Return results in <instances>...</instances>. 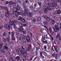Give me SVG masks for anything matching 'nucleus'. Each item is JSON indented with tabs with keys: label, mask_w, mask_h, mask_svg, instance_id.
<instances>
[{
	"label": "nucleus",
	"mask_w": 61,
	"mask_h": 61,
	"mask_svg": "<svg viewBox=\"0 0 61 61\" xmlns=\"http://www.w3.org/2000/svg\"><path fill=\"white\" fill-rule=\"evenodd\" d=\"M12 4L13 5H14V6L16 5V4L15 2H13Z\"/></svg>",
	"instance_id": "473e14b6"
},
{
	"label": "nucleus",
	"mask_w": 61,
	"mask_h": 61,
	"mask_svg": "<svg viewBox=\"0 0 61 61\" xmlns=\"http://www.w3.org/2000/svg\"><path fill=\"white\" fill-rule=\"evenodd\" d=\"M22 40V42L24 43H26V40L25 37H23Z\"/></svg>",
	"instance_id": "9d476101"
},
{
	"label": "nucleus",
	"mask_w": 61,
	"mask_h": 61,
	"mask_svg": "<svg viewBox=\"0 0 61 61\" xmlns=\"http://www.w3.org/2000/svg\"><path fill=\"white\" fill-rule=\"evenodd\" d=\"M46 47L45 46H44V49H46Z\"/></svg>",
	"instance_id": "5fc2aeb1"
},
{
	"label": "nucleus",
	"mask_w": 61,
	"mask_h": 61,
	"mask_svg": "<svg viewBox=\"0 0 61 61\" xmlns=\"http://www.w3.org/2000/svg\"><path fill=\"white\" fill-rule=\"evenodd\" d=\"M43 24L44 25H46L47 24H48V22H47L46 21H44L43 22Z\"/></svg>",
	"instance_id": "393cba45"
},
{
	"label": "nucleus",
	"mask_w": 61,
	"mask_h": 61,
	"mask_svg": "<svg viewBox=\"0 0 61 61\" xmlns=\"http://www.w3.org/2000/svg\"><path fill=\"white\" fill-rule=\"evenodd\" d=\"M9 4L10 5H12V1H10L9 2Z\"/></svg>",
	"instance_id": "603ef678"
},
{
	"label": "nucleus",
	"mask_w": 61,
	"mask_h": 61,
	"mask_svg": "<svg viewBox=\"0 0 61 61\" xmlns=\"http://www.w3.org/2000/svg\"><path fill=\"white\" fill-rule=\"evenodd\" d=\"M49 53L48 52H45L44 53V55H47V54Z\"/></svg>",
	"instance_id": "c9c22d12"
},
{
	"label": "nucleus",
	"mask_w": 61,
	"mask_h": 61,
	"mask_svg": "<svg viewBox=\"0 0 61 61\" xmlns=\"http://www.w3.org/2000/svg\"><path fill=\"white\" fill-rule=\"evenodd\" d=\"M3 36H5L6 37L7 36V33H4L3 34Z\"/></svg>",
	"instance_id": "1a4fd4ad"
},
{
	"label": "nucleus",
	"mask_w": 61,
	"mask_h": 61,
	"mask_svg": "<svg viewBox=\"0 0 61 61\" xmlns=\"http://www.w3.org/2000/svg\"><path fill=\"white\" fill-rule=\"evenodd\" d=\"M55 27H53V29L54 32H58L59 31V27H58V25H54Z\"/></svg>",
	"instance_id": "7ed1b4c3"
},
{
	"label": "nucleus",
	"mask_w": 61,
	"mask_h": 61,
	"mask_svg": "<svg viewBox=\"0 0 61 61\" xmlns=\"http://www.w3.org/2000/svg\"><path fill=\"white\" fill-rule=\"evenodd\" d=\"M49 31L51 33L52 32V30L51 28H49Z\"/></svg>",
	"instance_id": "6ab92c4d"
},
{
	"label": "nucleus",
	"mask_w": 61,
	"mask_h": 61,
	"mask_svg": "<svg viewBox=\"0 0 61 61\" xmlns=\"http://www.w3.org/2000/svg\"><path fill=\"white\" fill-rule=\"evenodd\" d=\"M53 18L54 19H57V18L56 16H54Z\"/></svg>",
	"instance_id": "a18cd8bd"
},
{
	"label": "nucleus",
	"mask_w": 61,
	"mask_h": 61,
	"mask_svg": "<svg viewBox=\"0 0 61 61\" xmlns=\"http://www.w3.org/2000/svg\"><path fill=\"white\" fill-rule=\"evenodd\" d=\"M6 4H9V2L8 1H6Z\"/></svg>",
	"instance_id": "052dcab7"
},
{
	"label": "nucleus",
	"mask_w": 61,
	"mask_h": 61,
	"mask_svg": "<svg viewBox=\"0 0 61 61\" xmlns=\"http://www.w3.org/2000/svg\"><path fill=\"white\" fill-rule=\"evenodd\" d=\"M44 43H47V41H43Z\"/></svg>",
	"instance_id": "13d9d810"
},
{
	"label": "nucleus",
	"mask_w": 61,
	"mask_h": 61,
	"mask_svg": "<svg viewBox=\"0 0 61 61\" xmlns=\"http://www.w3.org/2000/svg\"><path fill=\"white\" fill-rule=\"evenodd\" d=\"M10 15V13L8 11L6 12L5 13V17H9V16Z\"/></svg>",
	"instance_id": "39448f33"
},
{
	"label": "nucleus",
	"mask_w": 61,
	"mask_h": 61,
	"mask_svg": "<svg viewBox=\"0 0 61 61\" xmlns=\"http://www.w3.org/2000/svg\"><path fill=\"white\" fill-rule=\"evenodd\" d=\"M57 6L56 3V2H53L51 4V6H49L47 7L46 8L47 10H52L53 8H55Z\"/></svg>",
	"instance_id": "f03ea898"
},
{
	"label": "nucleus",
	"mask_w": 61,
	"mask_h": 61,
	"mask_svg": "<svg viewBox=\"0 0 61 61\" xmlns=\"http://www.w3.org/2000/svg\"><path fill=\"white\" fill-rule=\"evenodd\" d=\"M26 40H27V42H28V43H29L30 42V37L29 36H27L26 37Z\"/></svg>",
	"instance_id": "423d86ee"
},
{
	"label": "nucleus",
	"mask_w": 61,
	"mask_h": 61,
	"mask_svg": "<svg viewBox=\"0 0 61 61\" xmlns=\"http://www.w3.org/2000/svg\"><path fill=\"white\" fill-rule=\"evenodd\" d=\"M17 23V21L16 20H15L14 21L12 20V21L11 20H10L9 21V24H7V25L6 24H5L4 25V27L5 28L8 30H10L11 28H12L11 26L12 25H15V24Z\"/></svg>",
	"instance_id": "f257e3e1"
},
{
	"label": "nucleus",
	"mask_w": 61,
	"mask_h": 61,
	"mask_svg": "<svg viewBox=\"0 0 61 61\" xmlns=\"http://www.w3.org/2000/svg\"><path fill=\"white\" fill-rule=\"evenodd\" d=\"M21 47L22 48V49L23 51V53H24V54L26 53V50H25V49H24V48L23 46H22Z\"/></svg>",
	"instance_id": "6e6552de"
},
{
	"label": "nucleus",
	"mask_w": 61,
	"mask_h": 61,
	"mask_svg": "<svg viewBox=\"0 0 61 61\" xmlns=\"http://www.w3.org/2000/svg\"><path fill=\"white\" fill-rule=\"evenodd\" d=\"M22 19V18L21 16H20L19 18V19H18V20H21Z\"/></svg>",
	"instance_id": "2f4dec72"
},
{
	"label": "nucleus",
	"mask_w": 61,
	"mask_h": 61,
	"mask_svg": "<svg viewBox=\"0 0 61 61\" xmlns=\"http://www.w3.org/2000/svg\"><path fill=\"white\" fill-rule=\"evenodd\" d=\"M56 11H54L53 12V15H56Z\"/></svg>",
	"instance_id": "de8ad7c7"
},
{
	"label": "nucleus",
	"mask_w": 61,
	"mask_h": 61,
	"mask_svg": "<svg viewBox=\"0 0 61 61\" xmlns=\"http://www.w3.org/2000/svg\"><path fill=\"white\" fill-rule=\"evenodd\" d=\"M3 45V43H1L0 44V46H1V47H2V46Z\"/></svg>",
	"instance_id": "e2e57ef3"
},
{
	"label": "nucleus",
	"mask_w": 61,
	"mask_h": 61,
	"mask_svg": "<svg viewBox=\"0 0 61 61\" xmlns=\"http://www.w3.org/2000/svg\"><path fill=\"white\" fill-rule=\"evenodd\" d=\"M50 20H51V19L48 17H47V19H46V20L47 21H49Z\"/></svg>",
	"instance_id": "a878e982"
},
{
	"label": "nucleus",
	"mask_w": 61,
	"mask_h": 61,
	"mask_svg": "<svg viewBox=\"0 0 61 61\" xmlns=\"http://www.w3.org/2000/svg\"><path fill=\"white\" fill-rule=\"evenodd\" d=\"M52 22L53 23H55V21H54V20H52Z\"/></svg>",
	"instance_id": "338daca9"
},
{
	"label": "nucleus",
	"mask_w": 61,
	"mask_h": 61,
	"mask_svg": "<svg viewBox=\"0 0 61 61\" xmlns=\"http://www.w3.org/2000/svg\"><path fill=\"white\" fill-rule=\"evenodd\" d=\"M0 17L1 18H3L4 17V15L3 14H2L1 15H0Z\"/></svg>",
	"instance_id": "79ce46f5"
},
{
	"label": "nucleus",
	"mask_w": 61,
	"mask_h": 61,
	"mask_svg": "<svg viewBox=\"0 0 61 61\" xmlns=\"http://www.w3.org/2000/svg\"><path fill=\"white\" fill-rule=\"evenodd\" d=\"M1 53H4L5 52V51L4 49H2L1 50Z\"/></svg>",
	"instance_id": "cd10ccee"
},
{
	"label": "nucleus",
	"mask_w": 61,
	"mask_h": 61,
	"mask_svg": "<svg viewBox=\"0 0 61 61\" xmlns=\"http://www.w3.org/2000/svg\"><path fill=\"white\" fill-rule=\"evenodd\" d=\"M30 36L31 37H32V36H33V34H32V33H30Z\"/></svg>",
	"instance_id": "09e8293b"
},
{
	"label": "nucleus",
	"mask_w": 61,
	"mask_h": 61,
	"mask_svg": "<svg viewBox=\"0 0 61 61\" xmlns=\"http://www.w3.org/2000/svg\"><path fill=\"white\" fill-rule=\"evenodd\" d=\"M29 48L30 49H31V45H29Z\"/></svg>",
	"instance_id": "c03bdc74"
},
{
	"label": "nucleus",
	"mask_w": 61,
	"mask_h": 61,
	"mask_svg": "<svg viewBox=\"0 0 61 61\" xmlns=\"http://www.w3.org/2000/svg\"><path fill=\"white\" fill-rule=\"evenodd\" d=\"M17 11H13V14L14 15H15L16 13H17Z\"/></svg>",
	"instance_id": "f3484780"
},
{
	"label": "nucleus",
	"mask_w": 61,
	"mask_h": 61,
	"mask_svg": "<svg viewBox=\"0 0 61 61\" xmlns=\"http://www.w3.org/2000/svg\"><path fill=\"white\" fill-rule=\"evenodd\" d=\"M42 53H43V52H41L40 53V56H42Z\"/></svg>",
	"instance_id": "864d4df0"
},
{
	"label": "nucleus",
	"mask_w": 61,
	"mask_h": 61,
	"mask_svg": "<svg viewBox=\"0 0 61 61\" xmlns=\"http://www.w3.org/2000/svg\"><path fill=\"white\" fill-rule=\"evenodd\" d=\"M18 16V14H16V15H15V17H17Z\"/></svg>",
	"instance_id": "4d7b16f0"
},
{
	"label": "nucleus",
	"mask_w": 61,
	"mask_h": 61,
	"mask_svg": "<svg viewBox=\"0 0 61 61\" xmlns=\"http://www.w3.org/2000/svg\"><path fill=\"white\" fill-rule=\"evenodd\" d=\"M33 57H32L30 59V61H32V60L33 59Z\"/></svg>",
	"instance_id": "680f3d73"
},
{
	"label": "nucleus",
	"mask_w": 61,
	"mask_h": 61,
	"mask_svg": "<svg viewBox=\"0 0 61 61\" xmlns=\"http://www.w3.org/2000/svg\"><path fill=\"white\" fill-rule=\"evenodd\" d=\"M2 40L4 42H5L6 41V40L5 39V38L4 37L3 38Z\"/></svg>",
	"instance_id": "a211bd4d"
},
{
	"label": "nucleus",
	"mask_w": 61,
	"mask_h": 61,
	"mask_svg": "<svg viewBox=\"0 0 61 61\" xmlns=\"http://www.w3.org/2000/svg\"><path fill=\"white\" fill-rule=\"evenodd\" d=\"M10 61H14V60H13L12 57H11L10 58Z\"/></svg>",
	"instance_id": "37998d69"
},
{
	"label": "nucleus",
	"mask_w": 61,
	"mask_h": 61,
	"mask_svg": "<svg viewBox=\"0 0 61 61\" xmlns=\"http://www.w3.org/2000/svg\"><path fill=\"white\" fill-rule=\"evenodd\" d=\"M21 22H23V23H25V19H22L21 20Z\"/></svg>",
	"instance_id": "b1692460"
},
{
	"label": "nucleus",
	"mask_w": 61,
	"mask_h": 61,
	"mask_svg": "<svg viewBox=\"0 0 61 61\" xmlns=\"http://www.w3.org/2000/svg\"><path fill=\"white\" fill-rule=\"evenodd\" d=\"M42 10H40L39 12V13L40 15H42L43 14V12Z\"/></svg>",
	"instance_id": "4be33fe9"
},
{
	"label": "nucleus",
	"mask_w": 61,
	"mask_h": 61,
	"mask_svg": "<svg viewBox=\"0 0 61 61\" xmlns=\"http://www.w3.org/2000/svg\"><path fill=\"white\" fill-rule=\"evenodd\" d=\"M19 31H21L22 30H23V27L22 26H20V28H18Z\"/></svg>",
	"instance_id": "9b49d317"
},
{
	"label": "nucleus",
	"mask_w": 61,
	"mask_h": 61,
	"mask_svg": "<svg viewBox=\"0 0 61 61\" xmlns=\"http://www.w3.org/2000/svg\"><path fill=\"white\" fill-rule=\"evenodd\" d=\"M15 35V32H13L12 33V34H11V36L12 37H13L12 39V40H15V38L14 37V35Z\"/></svg>",
	"instance_id": "0eeeda50"
},
{
	"label": "nucleus",
	"mask_w": 61,
	"mask_h": 61,
	"mask_svg": "<svg viewBox=\"0 0 61 61\" xmlns=\"http://www.w3.org/2000/svg\"><path fill=\"white\" fill-rule=\"evenodd\" d=\"M61 13V11H60V10H59L57 11V14H60Z\"/></svg>",
	"instance_id": "412c9836"
},
{
	"label": "nucleus",
	"mask_w": 61,
	"mask_h": 61,
	"mask_svg": "<svg viewBox=\"0 0 61 61\" xmlns=\"http://www.w3.org/2000/svg\"><path fill=\"white\" fill-rule=\"evenodd\" d=\"M44 37H45V38H46H46H47V35H45V36Z\"/></svg>",
	"instance_id": "69168bd1"
},
{
	"label": "nucleus",
	"mask_w": 61,
	"mask_h": 61,
	"mask_svg": "<svg viewBox=\"0 0 61 61\" xmlns=\"http://www.w3.org/2000/svg\"><path fill=\"white\" fill-rule=\"evenodd\" d=\"M25 55H26V53H25V54H22L23 55H24V57H25V58H26V57H27V56H26V55H25Z\"/></svg>",
	"instance_id": "a19ab883"
},
{
	"label": "nucleus",
	"mask_w": 61,
	"mask_h": 61,
	"mask_svg": "<svg viewBox=\"0 0 61 61\" xmlns=\"http://www.w3.org/2000/svg\"><path fill=\"white\" fill-rule=\"evenodd\" d=\"M21 39H22V37H20L19 38V40H21Z\"/></svg>",
	"instance_id": "8fccbe9b"
},
{
	"label": "nucleus",
	"mask_w": 61,
	"mask_h": 61,
	"mask_svg": "<svg viewBox=\"0 0 61 61\" xmlns=\"http://www.w3.org/2000/svg\"><path fill=\"white\" fill-rule=\"evenodd\" d=\"M20 7L18 6V5H17V7L16 8V10L17 11H19V10H20Z\"/></svg>",
	"instance_id": "4468645a"
},
{
	"label": "nucleus",
	"mask_w": 61,
	"mask_h": 61,
	"mask_svg": "<svg viewBox=\"0 0 61 61\" xmlns=\"http://www.w3.org/2000/svg\"><path fill=\"white\" fill-rule=\"evenodd\" d=\"M17 23H17H15V25H14L13 27V28H14L15 29H16L17 28L16 26V25H16Z\"/></svg>",
	"instance_id": "dca6fc26"
},
{
	"label": "nucleus",
	"mask_w": 61,
	"mask_h": 61,
	"mask_svg": "<svg viewBox=\"0 0 61 61\" xmlns=\"http://www.w3.org/2000/svg\"><path fill=\"white\" fill-rule=\"evenodd\" d=\"M43 17H44L46 19L47 18V16H43Z\"/></svg>",
	"instance_id": "49530a36"
},
{
	"label": "nucleus",
	"mask_w": 61,
	"mask_h": 61,
	"mask_svg": "<svg viewBox=\"0 0 61 61\" xmlns=\"http://www.w3.org/2000/svg\"><path fill=\"white\" fill-rule=\"evenodd\" d=\"M54 49L56 52H57V47L55 46L54 47Z\"/></svg>",
	"instance_id": "aec40b11"
},
{
	"label": "nucleus",
	"mask_w": 61,
	"mask_h": 61,
	"mask_svg": "<svg viewBox=\"0 0 61 61\" xmlns=\"http://www.w3.org/2000/svg\"><path fill=\"white\" fill-rule=\"evenodd\" d=\"M27 10H26L25 9V10L24 14L25 15L27 14Z\"/></svg>",
	"instance_id": "c85d7f7f"
},
{
	"label": "nucleus",
	"mask_w": 61,
	"mask_h": 61,
	"mask_svg": "<svg viewBox=\"0 0 61 61\" xmlns=\"http://www.w3.org/2000/svg\"><path fill=\"white\" fill-rule=\"evenodd\" d=\"M16 36H19V34L18 33H17L16 34Z\"/></svg>",
	"instance_id": "774afa93"
},
{
	"label": "nucleus",
	"mask_w": 61,
	"mask_h": 61,
	"mask_svg": "<svg viewBox=\"0 0 61 61\" xmlns=\"http://www.w3.org/2000/svg\"><path fill=\"white\" fill-rule=\"evenodd\" d=\"M20 51V52L21 54H24V53L23 52V51H22V49H21L20 48L19 49V50L18 49H17V53H18L19 54V51Z\"/></svg>",
	"instance_id": "20e7f679"
},
{
	"label": "nucleus",
	"mask_w": 61,
	"mask_h": 61,
	"mask_svg": "<svg viewBox=\"0 0 61 61\" xmlns=\"http://www.w3.org/2000/svg\"><path fill=\"white\" fill-rule=\"evenodd\" d=\"M3 28V26L2 25H0V29H2Z\"/></svg>",
	"instance_id": "58836bf2"
},
{
	"label": "nucleus",
	"mask_w": 61,
	"mask_h": 61,
	"mask_svg": "<svg viewBox=\"0 0 61 61\" xmlns=\"http://www.w3.org/2000/svg\"><path fill=\"white\" fill-rule=\"evenodd\" d=\"M20 57L19 56H17L15 58L17 61H19Z\"/></svg>",
	"instance_id": "f8f14e48"
},
{
	"label": "nucleus",
	"mask_w": 61,
	"mask_h": 61,
	"mask_svg": "<svg viewBox=\"0 0 61 61\" xmlns=\"http://www.w3.org/2000/svg\"><path fill=\"white\" fill-rule=\"evenodd\" d=\"M17 14L18 15H21V12H19L17 11Z\"/></svg>",
	"instance_id": "7c9ffc66"
},
{
	"label": "nucleus",
	"mask_w": 61,
	"mask_h": 61,
	"mask_svg": "<svg viewBox=\"0 0 61 61\" xmlns=\"http://www.w3.org/2000/svg\"><path fill=\"white\" fill-rule=\"evenodd\" d=\"M60 27H59L60 29H61V23H60Z\"/></svg>",
	"instance_id": "6e6d98bb"
},
{
	"label": "nucleus",
	"mask_w": 61,
	"mask_h": 61,
	"mask_svg": "<svg viewBox=\"0 0 61 61\" xmlns=\"http://www.w3.org/2000/svg\"><path fill=\"white\" fill-rule=\"evenodd\" d=\"M60 36V33H58L57 34V35L56 36V38H58Z\"/></svg>",
	"instance_id": "ddd939ff"
},
{
	"label": "nucleus",
	"mask_w": 61,
	"mask_h": 61,
	"mask_svg": "<svg viewBox=\"0 0 61 61\" xmlns=\"http://www.w3.org/2000/svg\"><path fill=\"white\" fill-rule=\"evenodd\" d=\"M29 15L31 17L32 16V14L31 13H29Z\"/></svg>",
	"instance_id": "72a5a7b5"
},
{
	"label": "nucleus",
	"mask_w": 61,
	"mask_h": 61,
	"mask_svg": "<svg viewBox=\"0 0 61 61\" xmlns=\"http://www.w3.org/2000/svg\"><path fill=\"white\" fill-rule=\"evenodd\" d=\"M25 2L26 3V4H27L28 3V0H26L25 1Z\"/></svg>",
	"instance_id": "0e129e2a"
},
{
	"label": "nucleus",
	"mask_w": 61,
	"mask_h": 61,
	"mask_svg": "<svg viewBox=\"0 0 61 61\" xmlns=\"http://www.w3.org/2000/svg\"><path fill=\"white\" fill-rule=\"evenodd\" d=\"M51 34L52 36H54L55 35V33H54V32H53L51 33Z\"/></svg>",
	"instance_id": "3c124183"
},
{
	"label": "nucleus",
	"mask_w": 61,
	"mask_h": 61,
	"mask_svg": "<svg viewBox=\"0 0 61 61\" xmlns=\"http://www.w3.org/2000/svg\"><path fill=\"white\" fill-rule=\"evenodd\" d=\"M4 48L5 49H7V50L8 49V47H7V46H6V45H5L4 46Z\"/></svg>",
	"instance_id": "2eb2a0df"
},
{
	"label": "nucleus",
	"mask_w": 61,
	"mask_h": 61,
	"mask_svg": "<svg viewBox=\"0 0 61 61\" xmlns=\"http://www.w3.org/2000/svg\"><path fill=\"white\" fill-rule=\"evenodd\" d=\"M3 8L4 9H5V10H6V11H8V8H7V7H4Z\"/></svg>",
	"instance_id": "f704fd0d"
},
{
	"label": "nucleus",
	"mask_w": 61,
	"mask_h": 61,
	"mask_svg": "<svg viewBox=\"0 0 61 61\" xmlns=\"http://www.w3.org/2000/svg\"><path fill=\"white\" fill-rule=\"evenodd\" d=\"M10 41V39H9V38H7V41L8 42H9Z\"/></svg>",
	"instance_id": "e433bc0d"
},
{
	"label": "nucleus",
	"mask_w": 61,
	"mask_h": 61,
	"mask_svg": "<svg viewBox=\"0 0 61 61\" xmlns=\"http://www.w3.org/2000/svg\"><path fill=\"white\" fill-rule=\"evenodd\" d=\"M44 12L45 13H47V10L46 9H44Z\"/></svg>",
	"instance_id": "5701e85b"
},
{
	"label": "nucleus",
	"mask_w": 61,
	"mask_h": 61,
	"mask_svg": "<svg viewBox=\"0 0 61 61\" xmlns=\"http://www.w3.org/2000/svg\"><path fill=\"white\" fill-rule=\"evenodd\" d=\"M30 49H31L29 48V47H28L27 48V51H30Z\"/></svg>",
	"instance_id": "ea45409f"
},
{
	"label": "nucleus",
	"mask_w": 61,
	"mask_h": 61,
	"mask_svg": "<svg viewBox=\"0 0 61 61\" xmlns=\"http://www.w3.org/2000/svg\"><path fill=\"white\" fill-rule=\"evenodd\" d=\"M61 40V36H60V37L59 38V41H60V40Z\"/></svg>",
	"instance_id": "bf43d9fd"
},
{
	"label": "nucleus",
	"mask_w": 61,
	"mask_h": 61,
	"mask_svg": "<svg viewBox=\"0 0 61 61\" xmlns=\"http://www.w3.org/2000/svg\"><path fill=\"white\" fill-rule=\"evenodd\" d=\"M60 1V0H55V2L56 3H59Z\"/></svg>",
	"instance_id": "c756f323"
},
{
	"label": "nucleus",
	"mask_w": 61,
	"mask_h": 61,
	"mask_svg": "<svg viewBox=\"0 0 61 61\" xmlns=\"http://www.w3.org/2000/svg\"><path fill=\"white\" fill-rule=\"evenodd\" d=\"M41 17H38L37 18V21H40L41 20Z\"/></svg>",
	"instance_id": "bb28decb"
},
{
	"label": "nucleus",
	"mask_w": 61,
	"mask_h": 61,
	"mask_svg": "<svg viewBox=\"0 0 61 61\" xmlns=\"http://www.w3.org/2000/svg\"><path fill=\"white\" fill-rule=\"evenodd\" d=\"M32 21L33 22H36V20L35 19H33L32 20Z\"/></svg>",
	"instance_id": "4c0bfd02"
}]
</instances>
